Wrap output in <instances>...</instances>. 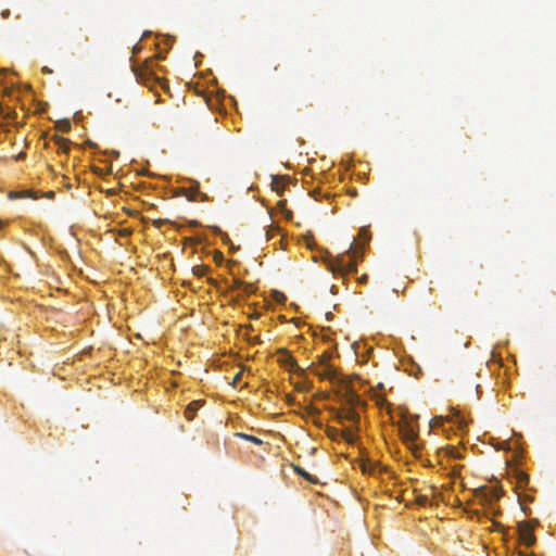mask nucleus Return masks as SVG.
Segmentation results:
<instances>
[{
  "mask_svg": "<svg viewBox=\"0 0 556 556\" xmlns=\"http://www.w3.org/2000/svg\"><path fill=\"white\" fill-rule=\"evenodd\" d=\"M358 239L359 243L353 240L345 253L339 254L330 262L329 268L332 273L345 275L356 270L357 258L361 254L362 244L370 240V235L365 227L361 228Z\"/></svg>",
  "mask_w": 556,
  "mask_h": 556,
  "instance_id": "1",
  "label": "nucleus"
},
{
  "mask_svg": "<svg viewBox=\"0 0 556 556\" xmlns=\"http://www.w3.org/2000/svg\"><path fill=\"white\" fill-rule=\"evenodd\" d=\"M342 407L336 413L338 422L344 426L345 421L352 424V428L358 422L359 416L356 407L361 405V399L348 382H342L338 390Z\"/></svg>",
  "mask_w": 556,
  "mask_h": 556,
  "instance_id": "2",
  "label": "nucleus"
},
{
  "mask_svg": "<svg viewBox=\"0 0 556 556\" xmlns=\"http://www.w3.org/2000/svg\"><path fill=\"white\" fill-rule=\"evenodd\" d=\"M397 426L400 434L408 447L412 450L418 448L416 443L418 439L417 417L401 416Z\"/></svg>",
  "mask_w": 556,
  "mask_h": 556,
  "instance_id": "3",
  "label": "nucleus"
},
{
  "mask_svg": "<svg viewBox=\"0 0 556 556\" xmlns=\"http://www.w3.org/2000/svg\"><path fill=\"white\" fill-rule=\"evenodd\" d=\"M151 61H146L142 66L134 67V74L136 77V80L139 84H142L150 88L151 90L156 86L160 85L162 88L165 87V81H163L160 77H157L152 67L150 66Z\"/></svg>",
  "mask_w": 556,
  "mask_h": 556,
  "instance_id": "4",
  "label": "nucleus"
},
{
  "mask_svg": "<svg viewBox=\"0 0 556 556\" xmlns=\"http://www.w3.org/2000/svg\"><path fill=\"white\" fill-rule=\"evenodd\" d=\"M326 433L331 440H338L339 438H342L349 443H352L355 440V430L352 427H344L342 430H339L334 427H328Z\"/></svg>",
  "mask_w": 556,
  "mask_h": 556,
  "instance_id": "5",
  "label": "nucleus"
},
{
  "mask_svg": "<svg viewBox=\"0 0 556 556\" xmlns=\"http://www.w3.org/2000/svg\"><path fill=\"white\" fill-rule=\"evenodd\" d=\"M519 536H520V540L527 546H531L535 542L533 528L529 523L522 522L519 525Z\"/></svg>",
  "mask_w": 556,
  "mask_h": 556,
  "instance_id": "6",
  "label": "nucleus"
},
{
  "mask_svg": "<svg viewBox=\"0 0 556 556\" xmlns=\"http://www.w3.org/2000/svg\"><path fill=\"white\" fill-rule=\"evenodd\" d=\"M502 495V492L498 488L494 486L492 489H480L477 492V496L484 497L486 501L497 500Z\"/></svg>",
  "mask_w": 556,
  "mask_h": 556,
  "instance_id": "7",
  "label": "nucleus"
},
{
  "mask_svg": "<svg viewBox=\"0 0 556 556\" xmlns=\"http://www.w3.org/2000/svg\"><path fill=\"white\" fill-rule=\"evenodd\" d=\"M318 375L324 379H329L331 381L339 380L338 374L336 369L329 365H326L321 371H318ZM344 382L342 379H340V384ZM341 386H339L340 388Z\"/></svg>",
  "mask_w": 556,
  "mask_h": 556,
  "instance_id": "8",
  "label": "nucleus"
},
{
  "mask_svg": "<svg viewBox=\"0 0 556 556\" xmlns=\"http://www.w3.org/2000/svg\"><path fill=\"white\" fill-rule=\"evenodd\" d=\"M203 401L197 400L192 401L185 410V417L188 420H192L195 416V413L203 406Z\"/></svg>",
  "mask_w": 556,
  "mask_h": 556,
  "instance_id": "9",
  "label": "nucleus"
},
{
  "mask_svg": "<svg viewBox=\"0 0 556 556\" xmlns=\"http://www.w3.org/2000/svg\"><path fill=\"white\" fill-rule=\"evenodd\" d=\"M362 470L364 473L375 476L376 473H379L381 471V468H379L375 462L367 459L363 462Z\"/></svg>",
  "mask_w": 556,
  "mask_h": 556,
  "instance_id": "10",
  "label": "nucleus"
},
{
  "mask_svg": "<svg viewBox=\"0 0 556 556\" xmlns=\"http://www.w3.org/2000/svg\"><path fill=\"white\" fill-rule=\"evenodd\" d=\"M286 181H287V178L283 176H274L273 180H271V189L276 193L281 194L283 192Z\"/></svg>",
  "mask_w": 556,
  "mask_h": 556,
  "instance_id": "11",
  "label": "nucleus"
},
{
  "mask_svg": "<svg viewBox=\"0 0 556 556\" xmlns=\"http://www.w3.org/2000/svg\"><path fill=\"white\" fill-rule=\"evenodd\" d=\"M382 389V382L378 381L376 387L371 386L370 391L372 392L371 399L375 401L378 407L382 406V396L380 394V390Z\"/></svg>",
  "mask_w": 556,
  "mask_h": 556,
  "instance_id": "12",
  "label": "nucleus"
},
{
  "mask_svg": "<svg viewBox=\"0 0 556 556\" xmlns=\"http://www.w3.org/2000/svg\"><path fill=\"white\" fill-rule=\"evenodd\" d=\"M55 144L58 146L59 151H62L64 154L70 153L71 141L68 139L62 137L54 138Z\"/></svg>",
  "mask_w": 556,
  "mask_h": 556,
  "instance_id": "13",
  "label": "nucleus"
},
{
  "mask_svg": "<svg viewBox=\"0 0 556 556\" xmlns=\"http://www.w3.org/2000/svg\"><path fill=\"white\" fill-rule=\"evenodd\" d=\"M195 195H199L201 198V201H206L207 200L206 194L205 193H201L199 191V185L198 184L195 186L190 187L189 194H187V198L189 200H191V201H194V200H197Z\"/></svg>",
  "mask_w": 556,
  "mask_h": 556,
  "instance_id": "14",
  "label": "nucleus"
},
{
  "mask_svg": "<svg viewBox=\"0 0 556 556\" xmlns=\"http://www.w3.org/2000/svg\"><path fill=\"white\" fill-rule=\"evenodd\" d=\"M280 354H281V357H280L281 363L290 366V368L296 366V362H295L294 357L292 355H290L288 351L280 350Z\"/></svg>",
  "mask_w": 556,
  "mask_h": 556,
  "instance_id": "15",
  "label": "nucleus"
},
{
  "mask_svg": "<svg viewBox=\"0 0 556 556\" xmlns=\"http://www.w3.org/2000/svg\"><path fill=\"white\" fill-rule=\"evenodd\" d=\"M231 289H243L244 292L247 293H251L253 292V286L250 285V283H245L239 279H235L233 280V285L231 287Z\"/></svg>",
  "mask_w": 556,
  "mask_h": 556,
  "instance_id": "16",
  "label": "nucleus"
},
{
  "mask_svg": "<svg viewBox=\"0 0 556 556\" xmlns=\"http://www.w3.org/2000/svg\"><path fill=\"white\" fill-rule=\"evenodd\" d=\"M235 435L242 438L244 440H248L256 445H261L263 443V441L261 439H258L257 437L251 435V434L237 432Z\"/></svg>",
  "mask_w": 556,
  "mask_h": 556,
  "instance_id": "17",
  "label": "nucleus"
},
{
  "mask_svg": "<svg viewBox=\"0 0 556 556\" xmlns=\"http://www.w3.org/2000/svg\"><path fill=\"white\" fill-rule=\"evenodd\" d=\"M294 470H295V472H298L301 477H303L307 481H309L312 483H317L318 482L317 479H314L307 471H305L300 466H294Z\"/></svg>",
  "mask_w": 556,
  "mask_h": 556,
  "instance_id": "18",
  "label": "nucleus"
},
{
  "mask_svg": "<svg viewBox=\"0 0 556 556\" xmlns=\"http://www.w3.org/2000/svg\"><path fill=\"white\" fill-rule=\"evenodd\" d=\"M31 198V199H37L38 195L36 193H34L33 191L28 190V191H23V192H12L10 194V198L13 199V198Z\"/></svg>",
  "mask_w": 556,
  "mask_h": 556,
  "instance_id": "19",
  "label": "nucleus"
},
{
  "mask_svg": "<svg viewBox=\"0 0 556 556\" xmlns=\"http://www.w3.org/2000/svg\"><path fill=\"white\" fill-rule=\"evenodd\" d=\"M210 270L208 266L205 265H197L192 268V273L194 276L202 277Z\"/></svg>",
  "mask_w": 556,
  "mask_h": 556,
  "instance_id": "20",
  "label": "nucleus"
},
{
  "mask_svg": "<svg viewBox=\"0 0 556 556\" xmlns=\"http://www.w3.org/2000/svg\"><path fill=\"white\" fill-rule=\"evenodd\" d=\"M443 424V418L441 416H435L429 421L428 433H430L431 429L437 428Z\"/></svg>",
  "mask_w": 556,
  "mask_h": 556,
  "instance_id": "21",
  "label": "nucleus"
},
{
  "mask_svg": "<svg viewBox=\"0 0 556 556\" xmlns=\"http://www.w3.org/2000/svg\"><path fill=\"white\" fill-rule=\"evenodd\" d=\"M56 127H58L61 131H63V132H67V131H70V129H71V123H70V121H67V119L59 121V122L56 123Z\"/></svg>",
  "mask_w": 556,
  "mask_h": 556,
  "instance_id": "22",
  "label": "nucleus"
},
{
  "mask_svg": "<svg viewBox=\"0 0 556 556\" xmlns=\"http://www.w3.org/2000/svg\"><path fill=\"white\" fill-rule=\"evenodd\" d=\"M374 352H375L374 348H371V346L367 348V350H366L367 359L374 358Z\"/></svg>",
  "mask_w": 556,
  "mask_h": 556,
  "instance_id": "23",
  "label": "nucleus"
},
{
  "mask_svg": "<svg viewBox=\"0 0 556 556\" xmlns=\"http://www.w3.org/2000/svg\"><path fill=\"white\" fill-rule=\"evenodd\" d=\"M241 379V372H238L233 379H232V384L236 386Z\"/></svg>",
  "mask_w": 556,
  "mask_h": 556,
  "instance_id": "24",
  "label": "nucleus"
},
{
  "mask_svg": "<svg viewBox=\"0 0 556 556\" xmlns=\"http://www.w3.org/2000/svg\"><path fill=\"white\" fill-rule=\"evenodd\" d=\"M1 16H2V18H8L10 16V10H8V9L3 10L1 12Z\"/></svg>",
  "mask_w": 556,
  "mask_h": 556,
  "instance_id": "25",
  "label": "nucleus"
},
{
  "mask_svg": "<svg viewBox=\"0 0 556 556\" xmlns=\"http://www.w3.org/2000/svg\"><path fill=\"white\" fill-rule=\"evenodd\" d=\"M163 223H164V222H163L162 219L154 220V225H155L156 227H161V226L163 225Z\"/></svg>",
  "mask_w": 556,
  "mask_h": 556,
  "instance_id": "26",
  "label": "nucleus"
},
{
  "mask_svg": "<svg viewBox=\"0 0 556 556\" xmlns=\"http://www.w3.org/2000/svg\"><path fill=\"white\" fill-rule=\"evenodd\" d=\"M207 282H208L210 285H212V286H216V285H217L216 280H214L213 278H208V279H207Z\"/></svg>",
  "mask_w": 556,
  "mask_h": 556,
  "instance_id": "27",
  "label": "nucleus"
},
{
  "mask_svg": "<svg viewBox=\"0 0 556 556\" xmlns=\"http://www.w3.org/2000/svg\"><path fill=\"white\" fill-rule=\"evenodd\" d=\"M367 279H368L367 275H363L359 280H361V282H365V281H367Z\"/></svg>",
  "mask_w": 556,
  "mask_h": 556,
  "instance_id": "28",
  "label": "nucleus"
},
{
  "mask_svg": "<svg viewBox=\"0 0 556 556\" xmlns=\"http://www.w3.org/2000/svg\"><path fill=\"white\" fill-rule=\"evenodd\" d=\"M47 197H48V198H50V199H52V198L54 197V192H53V191H49V192L47 193Z\"/></svg>",
  "mask_w": 556,
  "mask_h": 556,
  "instance_id": "29",
  "label": "nucleus"
},
{
  "mask_svg": "<svg viewBox=\"0 0 556 556\" xmlns=\"http://www.w3.org/2000/svg\"><path fill=\"white\" fill-rule=\"evenodd\" d=\"M253 342L260 343V339L255 338Z\"/></svg>",
  "mask_w": 556,
  "mask_h": 556,
  "instance_id": "30",
  "label": "nucleus"
},
{
  "mask_svg": "<svg viewBox=\"0 0 556 556\" xmlns=\"http://www.w3.org/2000/svg\"><path fill=\"white\" fill-rule=\"evenodd\" d=\"M134 50H135L134 52H136L137 50H140V47H135Z\"/></svg>",
  "mask_w": 556,
  "mask_h": 556,
  "instance_id": "31",
  "label": "nucleus"
}]
</instances>
